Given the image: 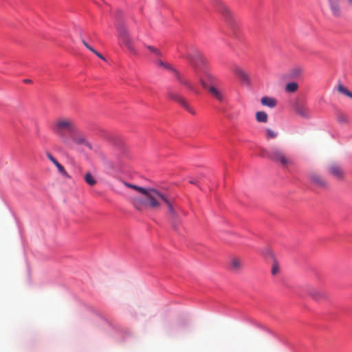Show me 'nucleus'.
<instances>
[{
	"label": "nucleus",
	"instance_id": "obj_34",
	"mask_svg": "<svg viewBox=\"0 0 352 352\" xmlns=\"http://www.w3.org/2000/svg\"><path fill=\"white\" fill-rule=\"evenodd\" d=\"M208 76L209 79L212 80L213 78V77L212 76H210V75H208Z\"/></svg>",
	"mask_w": 352,
	"mask_h": 352
},
{
	"label": "nucleus",
	"instance_id": "obj_23",
	"mask_svg": "<svg viewBox=\"0 0 352 352\" xmlns=\"http://www.w3.org/2000/svg\"><path fill=\"white\" fill-rule=\"evenodd\" d=\"M338 91L340 94H344V95L352 98V92H351L346 87H345L342 85H341V84L338 85Z\"/></svg>",
	"mask_w": 352,
	"mask_h": 352
},
{
	"label": "nucleus",
	"instance_id": "obj_3",
	"mask_svg": "<svg viewBox=\"0 0 352 352\" xmlns=\"http://www.w3.org/2000/svg\"><path fill=\"white\" fill-rule=\"evenodd\" d=\"M261 155L267 157L276 164H280L283 168H287L294 164L293 160L289 157L284 151L278 146H274L270 151L262 148Z\"/></svg>",
	"mask_w": 352,
	"mask_h": 352
},
{
	"label": "nucleus",
	"instance_id": "obj_15",
	"mask_svg": "<svg viewBox=\"0 0 352 352\" xmlns=\"http://www.w3.org/2000/svg\"><path fill=\"white\" fill-rule=\"evenodd\" d=\"M307 292L309 296L317 300H320L326 298V294L324 292L319 291L312 287H308Z\"/></svg>",
	"mask_w": 352,
	"mask_h": 352
},
{
	"label": "nucleus",
	"instance_id": "obj_26",
	"mask_svg": "<svg viewBox=\"0 0 352 352\" xmlns=\"http://www.w3.org/2000/svg\"><path fill=\"white\" fill-rule=\"evenodd\" d=\"M278 134L274 131L267 129H266V138L267 140L276 138L277 137Z\"/></svg>",
	"mask_w": 352,
	"mask_h": 352
},
{
	"label": "nucleus",
	"instance_id": "obj_21",
	"mask_svg": "<svg viewBox=\"0 0 352 352\" xmlns=\"http://www.w3.org/2000/svg\"><path fill=\"white\" fill-rule=\"evenodd\" d=\"M255 116H256V121L258 122L266 123L268 120L267 114L265 111H257L256 113Z\"/></svg>",
	"mask_w": 352,
	"mask_h": 352
},
{
	"label": "nucleus",
	"instance_id": "obj_18",
	"mask_svg": "<svg viewBox=\"0 0 352 352\" xmlns=\"http://www.w3.org/2000/svg\"><path fill=\"white\" fill-rule=\"evenodd\" d=\"M261 103L263 106L272 109L277 105L278 102L274 98L263 96L261 98Z\"/></svg>",
	"mask_w": 352,
	"mask_h": 352
},
{
	"label": "nucleus",
	"instance_id": "obj_24",
	"mask_svg": "<svg viewBox=\"0 0 352 352\" xmlns=\"http://www.w3.org/2000/svg\"><path fill=\"white\" fill-rule=\"evenodd\" d=\"M85 180L90 186H94L96 184V180L90 173H87L85 175Z\"/></svg>",
	"mask_w": 352,
	"mask_h": 352
},
{
	"label": "nucleus",
	"instance_id": "obj_9",
	"mask_svg": "<svg viewBox=\"0 0 352 352\" xmlns=\"http://www.w3.org/2000/svg\"><path fill=\"white\" fill-rule=\"evenodd\" d=\"M71 140L78 145H84L89 149H91V144L87 140L85 136L81 133H78L77 127H76V132H74L72 135H71L69 138V140Z\"/></svg>",
	"mask_w": 352,
	"mask_h": 352
},
{
	"label": "nucleus",
	"instance_id": "obj_33",
	"mask_svg": "<svg viewBox=\"0 0 352 352\" xmlns=\"http://www.w3.org/2000/svg\"><path fill=\"white\" fill-rule=\"evenodd\" d=\"M348 2H349V3L350 5H351V6H352V0H348Z\"/></svg>",
	"mask_w": 352,
	"mask_h": 352
},
{
	"label": "nucleus",
	"instance_id": "obj_29",
	"mask_svg": "<svg viewBox=\"0 0 352 352\" xmlns=\"http://www.w3.org/2000/svg\"><path fill=\"white\" fill-rule=\"evenodd\" d=\"M82 43H83L84 46L85 47H87L89 50H90L91 52H94V49L90 46L84 39H82Z\"/></svg>",
	"mask_w": 352,
	"mask_h": 352
},
{
	"label": "nucleus",
	"instance_id": "obj_1",
	"mask_svg": "<svg viewBox=\"0 0 352 352\" xmlns=\"http://www.w3.org/2000/svg\"><path fill=\"white\" fill-rule=\"evenodd\" d=\"M122 183L125 186L131 188L144 195V197L148 199V205L151 208L158 209L160 208L162 203H164L167 206L171 217L173 218L176 217V213L173 207L172 203L166 195L153 188H145L131 184L126 182H122Z\"/></svg>",
	"mask_w": 352,
	"mask_h": 352
},
{
	"label": "nucleus",
	"instance_id": "obj_27",
	"mask_svg": "<svg viewBox=\"0 0 352 352\" xmlns=\"http://www.w3.org/2000/svg\"><path fill=\"white\" fill-rule=\"evenodd\" d=\"M147 49L149 50L151 52H153V54H155L156 56H162V52L157 48L153 47V46H151V45H148L146 46Z\"/></svg>",
	"mask_w": 352,
	"mask_h": 352
},
{
	"label": "nucleus",
	"instance_id": "obj_16",
	"mask_svg": "<svg viewBox=\"0 0 352 352\" xmlns=\"http://www.w3.org/2000/svg\"><path fill=\"white\" fill-rule=\"evenodd\" d=\"M309 177L312 183L319 187H325L327 186V182L316 173H311Z\"/></svg>",
	"mask_w": 352,
	"mask_h": 352
},
{
	"label": "nucleus",
	"instance_id": "obj_31",
	"mask_svg": "<svg viewBox=\"0 0 352 352\" xmlns=\"http://www.w3.org/2000/svg\"><path fill=\"white\" fill-rule=\"evenodd\" d=\"M93 53L95 54L100 58H101L102 60H105L104 56L102 54H100V53H98L97 51L94 50V52H93Z\"/></svg>",
	"mask_w": 352,
	"mask_h": 352
},
{
	"label": "nucleus",
	"instance_id": "obj_11",
	"mask_svg": "<svg viewBox=\"0 0 352 352\" xmlns=\"http://www.w3.org/2000/svg\"><path fill=\"white\" fill-rule=\"evenodd\" d=\"M231 70L241 82L247 85L250 84V80L248 74L241 67L234 65L232 66Z\"/></svg>",
	"mask_w": 352,
	"mask_h": 352
},
{
	"label": "nucleus",
	"instance_id": "obj_12",
	"mask_svg": "<svg viewBox=\"0 0 352 352\" xmlns=\"http://www.w3.org/2000/svg\"><path fill=\"white\" fill-rule=\"evenodd\" d=\"M328 171L331 175L338 179L344 178V173L342 168L336 163H332L329 165Z\"/></svg>",
	"mask_w": 352,
	"mask_h": 352
},
{
	"label": "nucleus",
	"instance_id": "obj_32",
	"mask_svg": "<svg viewBox=\"0 0 352 352\" xmlns=\"http://www.w3.org/2000/svg\"><path fill=\"white\" fill-rule=\"evenodd\" d=\"M24 82L26 83H30L31 82V80L29 79H26V80H24Z\"/></svg>",
	"mask_w": 352,
	"mask_h": 352
},
{
	"label": "nucleus",
	"instance_id": "obj_4",
	"mask_svg": "<svg viewBox=\"0 0 352 352\" xmlns=\"http://www.w3.org/2000/svg\"><path fill=\"white\" fill-rule=\"evenodd\" d=\"M118 32V38L124 43L125 46L132 52L135 53L133 42L124 23L120 19H117L115 24Z\"/></svg>",
	"mask_w": 352,
	"mask_h": 352
},
{
	"label": "nucleus",
	"instance_id": "obj_10",
	"mask_svg": "<svg viewBox=\"0 0 352 352\" xmlns=\"http://www.w3.org/2000/svg\"><path fill=\"white\" fill-rule=\"evenodd\" d=\"M155 64L157 65V66L158 67H164L168 70H173L176 76H177V79L178 80L180 81L181 83L185 85L187 87H188L189 89H192V87L191 86V85L186 80H185L184 78H183L179 74L177 71H175V69H173L171 66L168 63H166V62H164L162 61V60H157L155 61Z\"/></svg>",
	"mask_w": 352,
	"mask_h": 352
},
{
	"label": "nucleus",
	"instance_id": "obj_5",
	"mask_svg": "<svg viewBox=\"0 0 352 352\" xmlns=\"http://www.w3.org/2000/svg\"><path fill=\"white\" fill-rule=\"evenodd\" d=\"M186 58L188 60L190 64L195 69H197L199 64L204 63V58L201 52L195 49L192 48L187 52L186 55Z\"/></svg>",
	"mask_w": 352,
	"mask_h": 352
},
{
	"label": "nucleus",
	"instance_id": "obj_20",
	"mask_svg": "<svg viewBox=\"0 0 352 352\" xmlns=\"http://www.w3.org/2000/svg\"><path fill=\"white\" fill-rule=\"evenodd\" d=\"M331 2V10L335 16L339 17L341 15V10L339 4L334 0H329Z\"/></svg>",
	"mask_w": 352,
	"mask_h": 352
},
{
	"label": "nucleus",
	"instance_id": "obj_14",
	"mask_svg": "<svg viewBox=\"0 0 352 352\" xmlns=\"http://www.w3.org/2000/svg\"><path fill=\"white\" fill-rule=\"evenodd\" d=\"M131 201L133 207L138 210H142L146 206L151 208L148 205V199L146 197L144 199L140 197H133Z\"/></svg>",
	"mask_w": 352,
	"mask_h": 352
},
{
	"label": "nucleus",
	"instance_id": "obj_13",
	"mask_svg": "<svg viewBox=\"0 0 352 352\" xmlns=\"http://www.w3.org/2000/svg\"><path fill=\"white\" fill-rule=\"evenodd\" d=\"M219 12L229 25H234V21L233 14L226 5L221 3L219 6Z\"/></svg>",
	"mask_w": 352,
	"mask_h": 352
},
{
	"label": "nucleus",
	"instance_id": "obj_22",
	"mask_svg": "<svg viewBox=\"0 0 352 352\" xmlns=\"http://www.w3.org/2000/svg\"><path fill=\"white\" fill-rule=\"evenodd\" d=\"M298 89V85L295 82H289L285 86V91L288 93H294Z\"/></svg>",
	"mask_w": 352,
	"mask_h": 352
},
{
	"label": "nucleus",
	"instance_id": "obj_30",
	"mask_svg": "<svg viewBox=\"0 0 352 352\" xmlns=\"http://www.w3.org/2000/svg\"><path fill=\"white\" fill-rule=\"evenodd\" d=\"M278 266L276 264H274L272 269V273L273 275H276L278 272Z\"/></svg>",
	"mask_w": 352,
	"mask_h": 352
},
{
	"label": "nucleus",
	"instance_id": "obj_25",
	"mask_svg": "<svg viewBox=\"0 0 352 352\" xmlns=\"http://www.w3.org/2000/svg\"><path fill=\"white\" fill-rule=\"evenodd\" d=\"M337 120L341 124H344L348 122L346 116L341 112L337 113Z\"/></svg>",
	"mask_w": 352,
	"mask_h": 352
},
{
	"label": "nucleus",
	"instance_id": "obj_19",
	"mask_svg": "<svg viewBox=\"0 0 352 352\" xmlns=\"http://www.w3.org/2000/svg\"><path fill=\"white\" fill-rule=\"evenodd\" d=\"M230 267L234 272L239 271L242 267V261L239 258H232L230 259Z\"/></svg>",
	"mask_w": 352,
	"mask_h": 352
},
{
	"label": "nucleus",
	"instance_id": "obj_8",
	"mask_svg": "<svg viewBox=\"0 0 352 352\" xmlns=\"http://www.w3.org/2000/svg\"><path fill=\"white\" fill-rule=\"evenodd\" d=\"M200 82L204 89L208 90L211 96L219 102H223L224 96L222 90L215 86H209L203 79H200Z\"/></svg>",
	"mask_w": 352,
	"mask_h": 352
},
{
	"label": "nucleus",
	"instance_id": "obj_7",
	"mask_svg": "<svg viewBox=\"0 0 352 352\" xmlns=\"http://www.w3.org/2000/svg\"><path fill=\"white\" fill-rule=\"evenodd\" d=\"M294 110L296 115L298 116L308 119L311 116V111L307 105L300 101H296L294 104Z\"/></svg>",
	"mask_w": 352,
	"mask_h": 352
},
{
	"label": "nucleus",
	"instance_id": "obj_2",
	"mask_svg": "<svg viewBox=\"0 0 352 352\" xmlns=\"http://www.w3.org/2000/svg\"><path fill=\"white\" fill-rule=\"evenodd\" d=\"M75 122L68 117H58L51 124V131L65 145H70L69 138L76 132Z\"/></svg>",
	"mask_w": 352,
	"mask_h": 352
},
{
	"label": "nucleus",
	"instance_id": "obj_6",
	"mask_svg": "<svg viewBox=\"0 0 352 352\" xmlns=\"http://www.w3.org/2000/svg\"><path fill=\"white\" fill-rule=\"evenodd\" d=\"M167 96L168 98L173 100L179 103L189 113L195 115V111L188 104L186 100L179 94L173 90H168L167 92Z\"/></svg>",
	"mask_w": 352,
	"mask_h": 352
},
{
	"label": "nucleus",
	"instance_id": "obj_28",
	"mask_svg": "<svg viewBox=\"0 0 352 352\" xmlns=\"http://www.w3.org/2000/svg\"><path fill=\"white\" fill-rule=\"evenodd\" d=\"M302 72V69L300 68H295L292 70L291 74L293 76L296 77L299 76Z\"/></svg>",
	"mask_w": 352,
	"mask_h": 352
},
{
	"label": "nucleus",
	"instance_id": "obj_17",
	"mask_svg": "<svg viewBox=\"0 0 352 352\" xmlns=\"http://www.w3.org/2000/svg\"><path fill=\"white\" fill-rule=\"evenodd\" d=\"M47 157L56 166L60 174L66 177H69V175L65 170V168L52 156L50 153H47Z\"/></svg>",
	"mask_w": 352,
	"mask_h": 352
}]
</instances>
